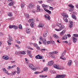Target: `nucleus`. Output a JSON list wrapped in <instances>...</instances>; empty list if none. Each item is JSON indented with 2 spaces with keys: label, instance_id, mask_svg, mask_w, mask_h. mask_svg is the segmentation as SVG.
Here are the masks:
<instances>
[{
  "label": "nucleus",
  "instance_id": "30",
  "mask_svg": "<svg viewBox=\"0 0 78 78\" xmlns=\"http://www.w3.org/2000/svg\"><path fill=\"white\" fill-rule=\"evenodd\" d=\"M53 37L55 38V39H58V36L56 34H54Z\"/></svg>",
  "mask_w": 78,
  "mask_h": 78
},
{
  "label": "nucleus",
  "instance_id": "1",
  "mask_svg": "<svg viewBox=\"0 0 78 78\" xmlns=\"http://www.w3.org/2000/svg\"><path fill=\"white\" fill-rule=\"evenodd\" d=\"M57 26L59 27V29H55V30L57 31H61L62 29L65 28L64 26L60 23H57Z\"/></svg>",
  "mask_w": 78,
  "mask_h": 78
},
{
  "label": "nucleus",
  "instance_id": "45",
  "mask_svg": "<svg viewBox=\"0 0 78 78\" xmlns=\"http://www.w3.org/2000/svg\"><path fill=\"white\" fill-rule=\"evenodd\" d=\"M40 56V55H37L35 57L37 59H39V57Z\"/></svg>",
  "mask_w": 78,
  "mask_h": 78
},
{
  "label": "nucleus",
  "instance_id": "51",
  "mask_svg": "<svg viewBox=\"0 0 78 78\" xmlns=\"http://www.w3.org/2000/svg\"><path fill=\"white\" fill-rule=\"evenodd\" d=\"M73 36H74L75 37H78V34H74Z\"/></svg>",
  "mask_w": 78,
  "mask_h": 78
},
{
  "label": "nucleus",
  "instance_id": "25",
  "mask_svg": "<svg viewBox=\"0 0 78 78\" xmlns=\"http://www.w3.org/2000/svg\"><path fill=\"white\" fill-rule=\"evenodd\" d=\"M73 42H74V43L76 42V41H77V39H76V37H73Z\"/></svg>",
  "mask_w": 78,
  "mask_h": 78
},
{
  "label": "nucleus",
  "instance_id": "55",
  "mask_svg": "<svg viewBox=\"0 0 78 78\" xmlns=\"http://www.w3.org/2000/svg\"><path fill=\"white\" fill-rule=\"evenodd\" d=\"M66 14L65 13H63L62 14V15L63 17H65Z\"/></svg>",
  "mask_w": 78,
  "mask_h": 78
},
{
  "label": "nucleus",
  "instance_id": "41",
  "mask_svg": "<svg viewBox=\"0 0 78 78\" xmlns=\"http://www.w3.org/2000/svg\"><path fill=\"white\" fill-rule=\"evenodd\" d=\"M61 78V75H58L56 76L55 78Z\"/></svg>",
  "mask_w": 78,
  "mask_h": 78
},
{
  "label": "nucleus",
  "instance_id": "19",
  "mask_svg": "<svg viewBox=\"0 0 78 78\" xmlns=\"http://www.w3.org/2000/svg\"><path fill=\"white\" fill-rule=\"evenodd\" d=\"M16 73H17V71H15L14 72H12V73H9V75H10V76L14 75L16 74Z\"/></svg>",
  "mask_w": 78,
  "mask_h": 78
},
{
  "label": "nucleus",
  "instance_id": "49",
  "mask_svg": "<svg viewBox=\"0 0 78 78\" xmlns=\"http://www.w3.org/2000/svg\"><path fill=\"white\" fill-rule=\"evenodd\" d=\"M60 58V59H63V60H66V58H62V57H61Z\"/></svg>",
  "mask_w": 78,
  "mask_h": 78
},
{
  "label": "nucleus",
  "instance_id": "4",
  "mask_svg": "<svg viewBox=\"0 0 78 78\" xmlns=\"http://www.w3.org/2000/svg\"><path fill=\"white\" fill-rule=\"evenodd\" d=\"M29 67L32 69L33 70H36V69L35 68L34 66H33V65L32 64H30L29 65Z\"/></svg>",
  "mask_w": 78,
  "mask_h": 78
},
{
  "label": "nucleus",
  "instance_id": "37",
  "mask_svg": "<svg viewBox=\"0 0 78 78\" xmlns=\"http://www.w3.org/2000/svg\"><path fill=\"white\" fill-rule=\"evenodd\" d=\"M27 53L28 55H31V51H30L29 50H27Z\"/></svg>",
  "mask_w": 78,
  "mask_h": 78
},
{
  "label": "nucleus",
  "instance_id": "43",
  "mask_svg": "<svg viewBox=\"0 0 78 78\" xmlns=\"http://www.w3.org/2000/svg\"><path fill=\"white\" fill-rule=\"evenodd\" d=\"M19 29L22 30V25L20 24L19 26Z\"/></svg>",
  "mask_w": 78,
  "mask_h": 78
},
{
  "label": "nucleus",
  "instance_id": "14",
  "mask_svg": "<svg viewBox=\"0 0 78 78\" xmlns=\"http://www.w3.org/2000/svg\"><path fill=\"white\" fill-rule=\"evenodd\" d=\"M44 9L45 10V11H46L47 12H48L49 14H51V11H50V10L45 8H44Z\"/></svg>",
  "mask_w": 78,
  "mask_h": 78
},
{
  "label": "nucleus",
  "instance_id": "3",
  "mask_svg": "<svg viewBox=\"0 0 78 78\" xmlns=\"http://www.w3.org/2000/svg\"><path fill=\"white\" fill-rule=\"evenodd\" d=\"M9 40L7 41V43H8V45H11V41H12V37H11V36H10V35H9Z\"/></svg>",
  "mask_w": 78,
  "mask_h": 78
},
{
  "label": "nucleus",
  "instance_id": "53",
  "mask_svg": "<svg viewBox=\"0 0 78 78\" xmlns=\"http://www.w3.org/2000/svg\"><path fill=\"white\" fill-rule=\"evenodd\" d=\"M7 69H9V70L11 69H12L11 66H9Z\"/></svg>",
  "mask_w": 78,
  "mask_h": 78
},
{
  "label": "nucleus",
  "instance_id": "47",
  "mask_svg": "<svg viewBox=\"0 0 78 78\" xmlns=\"http://www.w3.org/2000/svg\"><path fill=\"white\" fill-rule=\"evenodd\" d=\"M16 41L17 43H18L19 44H20V41L19 40H16Z\"/></svg>",
  "mask_w": 78,
  "mask_h": 78
},
{
  "label": "nucleus",
  "instance_id": "57",
  "mask_svg": "<svg viewBox=\"0 0 78 78\" xmlns=\"http://www.w3.org/2000/svg\"><path fill=\"white\" fill-rule=\"evenodd\" d=\"M12 2H13V1H12V0H8V2H9V3Z\"/></svg>",
  "mask_w": 78,
  "mask_h": 78
},
{
  "label": "nucleus",
  "instance_id": "48",
  "mask_svg": "<svg viewBox=\"0 0 78 78\" xmlns=\"http://www.w3.org/2000/svg\"><path fill=\"white\" fill-rule=\"evenodd\" d=\"M32 20H28V22H29V23H33L32 22Z\"/></svg>",
  "mask_w": 78,
  "mask_h": 78
},
{
  "label": "nucleus",
  "instance_id": "38",
  "mask_svg": "<svg viewBox=\"0 0 78 78\" xmlns=\"http://www.w3.org/2000/svg\"><path fill=\"white\" fill-rule=\"evenodd\" d=\"M30 26L31 27H32V28L34 27V23L33 22L31 23L30 24Z\"/></svg>",
  "mask_w": 78,
  "mask_h": 78
},
{
  "label": "nucleus",
  "instance_id": "22",
  "mask_svg": "<svg viewBox=\"0 0 78 78\" xmlns=\"http://www.w3.org/2000/svg\"><path fill=\"white\" fill-rule=\"evenodd\" d=\"M38 27L40 28H43L44 27V24L42 23H41L39 25Z\"/></svg>",
  "mask_w": 78,
  "mask_h": 78
},
{
  "label": "nucleus",
  "instance_id": "63",
  "mask_svg": "<svg viewBox=\"0 0 78 78\" xmlns=\"http://www.w3.org/2000/svg\"><path fill=\"white\" fill-rule=\"evenodd\" d=\"M37 44H34V47H37Z\"/></svg>",
  "mask_w": 78,
  "mask_h": 78
},
{
  "label": "nucleus",
  "instance_id": "27",
  "mask_svg": "<svg viewBox=\"0 0 78 78\" xmlns=\"http://www.w3.org/2000/svg\"><path fill=\"white\" fill-rule=\"evenodd\" d=\"M24 14L26 18H29L30 17V15L28 13H24Z\"/></svg>",
  "mask_w": 78,
  "mask_h": 78
},
{
  "label": "nucleus",
  "instance_id": "18",
  "mask_svg": "<svg viewBox=\"0 0 78 78\" xmlns=\"http://www.w3.org/2000/svg\"><path fill=\"white\" fill-rule=\"evenodd\" d=\"M17 73L18 74H19L20 73V69L19 68V67H17Z\"/></svg>",
  "mask_w": 78,
  "mask_h": 78
},
{
  "label": "nucleus",
  "instance_id": "10",
  "mask_svg": "<svg viewBox=\"0 0 78 78\" xmlns=\"http://www.w3.org/2000/svg\"><path fill=\"white\" fill-rule=\"evenodd\" d=\"M66 30H62V31L60 33V36H62L63 34H65V33H66Z\"/></svg>",
  "mask_w": 78,
  "mask_h": 78
},
{
  "label": "nucleus",
  "instance_id": "42",
  "mask_svg": "<svg viewBox=\"0 0 78 78\" xmlns=\"http://www.w3.org/2000/svg\"><path fill=\"white\" fill-rule=\"evenodd\" d=\"M43 72V71H42L41 72H37V71H36L34 73V74H38V73H42Z\"/></svg>",
  "mask_w": 78,
  "mask_h": 78
},
{
  "label": "nucleus",
  "instance_id": "17",
  "mask_svg": "<svg viewBox=\"0 0 78 78\" xmlns=\"http://www.w3.org/2000/svg\"><path fill=\"white\" fill-rule=\"evenodd\" d=\"M49 55V56H50L51 58H55V55H53L52 53H50Z\"/></svg>",
  "mask_w": 78,
  "mask_h": 78
},
{
  "label": "nucleus",
  "instance_id": "46",
  "mask_svg": "<svg viewBox=\"0 0 78 78\" xmlns=\"http://www.w3.org/2000/svg\"><path fill=\"white\" fill-rule=\"evenodd\" d=\"M13 25H10L9 26V28L11 29H12V28H13Z\"/></svg>",
  "mask_w": 78,
  "mask_h": 78
},
{
  "label": "nucleus",
  "instance_id": "33",
  "mask_svg": "<svg viewBox=\"0 0 78 78\" xmlns=\"http://www.w3.org/2000/svg\"><path fill=\"white\" fill-rule=\"evenodd\" d=\"M47 34L46 32H45L44 33L43 37H46V36H47Z\"/></svg>",
  "mask_w": 78,
  "mask_h": 78
},
{
  "label": "nucleus",
  "instance_id": "60",
  "mask_svg": "<svg viewBox=\"0 0 78 78\" xmlns=\"http://www.w3.org/2000/svg\"><path fill=\"white\" fill-rule=\"evenodd\" d=\"M45 50V49L44 48H43L41 49V51H44Z\"/></svg>",
  "mask_w": 78,
  "mask_h": 78
},
{
  "label": "nucleus",
  "instance_id": "16",
  "mask_svg": "<svg viewBox=\"0 0 78 78\" xmlns=\"http://www.w3.org/2000/svg\"><path fill=\"white\" fill-rule=\"evenodd\" d=\"M14 1H13L12 2H11L8 5L9 6H12H12H13L14 8H16L15 6H13V5H13V4H14Z\"/></svg>",
  "mask_w": 78,
  "mask_h": 78
},
{
  "label": "nucleus",
  "instance_id": "50",
  "mask_svg": "<svg viewBox=\"0 0 78 78\" xmlns=\"http://www.w3.org/2000/svg\"><path fill=\"white\" fill-rule=\"evenodd\" d=\"M51 43V41H48L47 42V44H50Z\"/></svg>",
  "mask_w": 78,
  "mask_h": 78
},
{
  "label": "nucleus",
  "instance_id": "34",
  "mask_svg": "<svg viewBox=\"0 0 78 78\" xmlns=\"http://www.w3.org/2000/svg\"><path fill=\"white\" fill-rule=\"evenodd\" d=\"M66 77V75L65 74H62V75H60V78H64Z\"/></svg>",
  "mask_w": 78,
  "mask_h": 78
},
{
  "label": "nucleus",
  "instance_id": "61",
  "mask_svg": "<svg viewBox=\"0 0 78 78\" xmlns=\"http://www.w3.org/2000/svg\"><path fill=\"white\" fill-rule=\"evenodd\" d=\"M49 9H51V10H53V8L49 6Z\"/></svg>",
  "mask_w": 78,
  "mask_h": 78
},
{
  "label": "nucleus",
  "instance_id": "39",
  "mask_svg": "<svg viewBox=\"0 0 78 78\" xmlns=\"http://www.w3.org/2000/svg\"><path fill=\"white\" fill-rule=\"evenodd\" d=\"M13 28L14 29H18V27H17V26L16 25H13Z\"/></svg>",
  "mask_w": 78,
  "mask_h": 78
},
{
  "label": "nucleus",
  "instance_id": "28",
  "mask_svg": "<svg viewBox=\"0 0 78 78\" xmlns=\"http://www.w3.org/2000/svg\"><path fill=\"white\" fill-rule=\"evenodd\" d=\"M42 7H43V8H48L49 7V6H48V5H45V4H43L42 5Z\"/></svg>",
  "mask_w": 78,
  "mask_h": 78
},
{
  "label": "nucleus",
  "instance_id": "31",
  "mask_svg": "<svg viewBox=\"0 0 78 78\" xmlns=\"http://www.w3.org/2000/svg\"><path fill=\"white\" fill-rule=\"evenodd\" d=\"M63 19L66 22H68V20L67 19V18H63Z\"/></svg>",
  "mask_w": 78,
  "mask_h": 78
},
{
  "label": "nucleus",
  "instance_id": "40",
  "mask_svg": "<svg viewBox=\"0 0 78 78\" xmlns=\"http://www.w3.org/2000/svg\"><path fill=\"white\" fill-rule=\"evenodd\" d=\"M51 53H52V54H53V55H55V54H57L58 53V51H54L52 52H50Z\"/></svg>",
  "mask_w": 78,
  "mask_h": 78
},
{
  "label": "nucleus",
  "instance_id": "54",
  "mask_svg": "<svg viewBox=\"0 0 78 78\" xmlns=\"http://www.w3.org/2000/svg\"><path fill=\"white\" fill-rule=\"evenodd\" d=\"M39 59H44V57H42L41 56H40V57H39Z\"/></svg>",
  "mask_w": 78,
  "mask_h": 78
},
{
  "label": "nucleus",
  "instance_id": "52",
  "mask_svg": "<svg viewBox=\"0 0 78 78\" xmlns=\"http://www.w3.org/2000/svg\"><path fill=\"white\" fill-rule=\"evenodd\" d=\"M15 47H16L18 49H19V46L17 44H16Z\"/></svg>",
  "mask_w": 78,
  "mask_h": 78
},
{
  "label": "nucleus",
  "instance_id": "29",
  "mask_svg": "<svg viewBox=\"0 0 78 78\" xmlns=\"http://www.w3.org/2000/svg\"><path fill=\"white\" fill-rule=\"evenodd\" d=\"M19 54H20L21 55L22 54V55H25V54H26V53H25V51H23L22 52H21V51L19 52Z\"/></svg>",
  "mask_w": 78,
  "mask_h": 78
},
{
  "label": "nucleus",
  "instance_id": "32",
  "mask_svg": "<svg viewBox=\"0 0 78 78\" xmlns=\"http://www.w3.org/2000/svg\"><path fill=\"white\" fill-rule=\"evenodd\" d=\"M8 15L10 17H12V13L11 12H9L8 14Z\"/></svg>",
  "mask_w": 78,
  "mask_h": 78
},
{
  "label": "nucleus",
  "instance_id": "64",
  "mask_svg": "<svg viewBox=\"0 0 78 78\" xmlns=\"http://www.w3.org/2000/svg\"><path fill=\"white\" fill-rule=\"evenodd\" d=\"M36 48L38 50H40V48H39V46H37Z\"/></svg>",
  "mask_w": 78,
  "mask_h": 78
},
{
  "label": "nucleus",
  "instance_id": "62",
  "mask_svg": "<svg viewBox=\"0 0 78 78\" xmlns=\"http://www.w3.org/2000/svg\"><path fill=\"white\" fill-rule=\"evenodd\" d=\"M40 40H41L42 41V40H44V39H43L42 37H40Z\"/></svg>",
  "mask_w": 78,
  "mask_h": 78
},
{
  "label": "nucleus",
  "instance_id": "23",
  "mask_svg": "<svg viewBox=\"0 0 78 78\" xmlns=\"http://www.w3.org/2000/svg\"><path fill=\"white\" fill-rule=\"evenodd\" d=\"M62 39H63V40L67 39V35H65L63 37H62Z\"/></svg>",
  "mask_w": 78,
  "mask_h": 78
},
{
  "label": "nucleus",
  "instance_id": "15",
  "mask_svg": "<svg viewBox=\"0 0 78 78\" xmlns=\"http://www.w3.org/2000/svg\"><path fill=\"white\" fill-rule=\"evenodd\" d=\"M37 8L38 12H41V11H42V10H41L40 9V6L39 5H37Z\"/></svg>",
  "mask_w": 78,
  "mask_h": 78
},
{
  "label": "nucleus",
  "instance_id": "58",
  "mask_svg": "<svg viewBox=\"0 0 78 78\" xmlns=\"http://www.w3.org/2000/svg\"><path fill=\"white\" fill-rule=\"evenodd\" d=\"M69 17V16H68V15L66 14L65 16V18H67V17Z\"/></svg>",
  "mask_w": 78,
  "mask_h": 78
},
{
  "label": "nucleus",
  "instance_id": "59",
  "mask_svg": "<svg viewBox=\"0 0 78 78\" xmlns=\"http://www.w3.org/2000/svg\"><path fill=\"white\" fill-rule=\"evenodd\" d=\"M15 67H16V65H13L11 67V69H13V68H14Z\"/></svg>",
  "mask_w": 78,
  "mask_h": 78
},
{
  "label": "nucleus",
  "instance_id": "5",
  "mask_svg": "<svg viewBox=\"0 0 78 78\" xmlns=\"http://www.w3.org/2000/svg\"><path fill=\"white\" fill-rule=\"evenodd\" d=\"M53 66L54 68H55V69H64V68L62 67H60L58 66L57 65L55 64H54Z\"/></svg>",
  "mask_w": 78,
  "mask_h": 78
},
{
  "label": "nucleus",
  "instance_id": "7",
  "mask_svg": "<svg viewBox=\"0 0 78 78\" xmlns=\"http://www.w3.org/2000/svg\"><path fill=\"white\" fill-rule=\"evenodd\" d=\"M54 64V61H51L48 62V65L49 66H52Z\"/></svg>",
  "mask_w": 78,
  "mask_h": 78
},
{
  "label": "nucleus",
  "instance_id": "26",
  "mask_svg": "<svg viewBox=\"0 0 78 78\" xmlns=\"http://www.w3.org/2000/svg\"><path fill=\"white\" fill-rule=\"evenodd\" d=\"M25 6V3L24 2H23L21 3V7L22 8H24Z\"/></svg>",
  "mask_w": 78,
  "mask_h": 78
},
{
  "label": "nucleus",
  "instance_id": "12",
  "mask_svg": "<svg viewBox=\"0 0 78 78\" xmlns=\"http://www.w3.org/2000/svg\"><path fill=\"white\" fill-rule=\"evenodd\" d=\"M2 58L5 59V60H8V59H9V57L6 55L2 57Z\"/></svg>",
  "mask_w": 78,
  "mask_h": 78
},
{
  "label": "nucleus",
  "instance_id": "2",
  "mask_svg": "<svg viewBox=\"0 0 78 78\" xmlns=\"http://www.w3.org/2000/svg\"><path fill=\"white\" fill-rule=\"evenodd\" d=\"M69 6L70 8V9H69V10L70 12H72L73 10H74V9L73 8H74V6L72 5V4H70L68 5Z\"/></svg>",
  "mask_w": 78,
  "mask_h": 78
},
{
  "label": "nucleus",
  "instance_id": "56",
  "mask_svg": "<svg viewBox=\"0 0 78 78\" xmlns=\"http://www.w3.org/2000/svg\"><path fill=\"white\" fill-rule=\"evenodd\" d=\"M32 39L33 40H34V41L36 40V38L35 37L33 36L32 37Z\"/></svg>",
  "mask_w": 78,
  "mask_h": 78
},
{
  "label": "nucleus",
  "instance_id": "11",
  "mask_svg": "<svg viewBox=\"0 0 78 78\" xmlns=\"http://www.w3.org/2000/svg\"><path fill=\"white\" fill-rule=\"evenodd\" d=\"M31 32V29L29 27H28L26 29V32L27 34H30Z\"/></svg>",
  "mask_w": 78,
  "mask_h": 78
},
{
  "label": "nucleus",
  "instance_id": "6",
  "mask_svg": "<svg viewBox=\"0 0 78 78\" xmlns=\"http://www.w3.org/2000/svg\"><path fill=\"white\" fill-rule=\"evenodd\" d=\"M28 6L30 9H31V8H33V6H34L33 3V2L30 3L29 5Z\"/></svg>",
  "mask_w": 78,
  "mask_h": 78
},
{
  "label": "nucleus",
  "instance_id": "20",
  "mask_svg": "<svg viewBox=\"0 0 78 78\" xmlns=\"http://www.w3.org/2000/svg\"><path fill=\"white\" fill-rule=\"evenodd\" d=\"M42 41L44 45H45L47 44V41H46V40H45V38H44L43 40H42Z\"/></svg>",
  "mask_w": 78,
  "mask_h": 78
},
{
  "label": "nucleus",
  "instance_id": "36",
  "mask_svg": "<svg viewBox=\"0 0 78 78\" xmlns=\"http://www.w3.org/2000/svg\"><path fill=\"white\" fill-rule=\"evenodd\" d=\"M50 73H56V71H53L52 70H51L50 71Z\"/></svg>",
  "mask_w": 78,
  "mask_h": 78
},
{
  "label": "nucleus",
  "instance_id": "13",
  "mask_svg": "<svg viewBox=\"0 0 78 78\" xmlns=\"http://www.w3.org/2000/svg\"><path fill=\"white\" fill-rule=\"evenodd\" d=\"M45 17L46 18V19L48 20H50V16H48V15H45Z\"/></svg>",
  "mask_w": 78,
  "mask_h": 78
},
{
  "label": "nucleus",
  "instance_id": "24",
  "mask_svg": "<svg viewBox=\"0 0 78 78\" xmlns=\"http://www.w3.org/2000/svg\"><path fill=\"white\" fill-rule=\"evenodd\" d=\"M66 51L65 50L62 53L61 55V57H63L66 54Z\"/></svg>",
  "mask_w": 78,
  "mask_h": 78
},
{
  "label": "nucleus",
  "instance_id": "21",
  "mask_svg": "<svg viewBox=\"0 0 78 78\" xmlns=\"http://www.w3.org/2000/svg\"><path fill=\"white\" fill-rule=\"evenodd\" d=\"M72 61L71 60H69L68 63V65L69 66H70L72 65Z\"/></svg>",
  "mask_w": 78,
  "mask_h": 78
},
{
  "label": "nucleus",
  "instance_id": "9",
  "mask_svg": "<svg viewBox=\"0 0 78 78\" xmlns=\"http://www.w3.org/2000/svg\"><path fill=\"white\" fill-rule=\"evenodd\" d=\"M69 23H70L69 26L70 28H72L73 27V22L71 21H69Z\"/></svg>",
  "mask_w": 78,
  "mask_h": 78
},
{
  "label": "nucleus",
  "instance_id": "44",
  "mask_svg": "<svg viewBox=\"0 0 78 78\" xmlns=\"http://www.w3.org/2000/svg\"><path fill=\"white\" fill-rule=\"evenodd\" d=\"M44 71H47V70H48V67H46L44 68Z\"/></svg>",
  "mask_w": 78,
  "mask_h": 78
},
{
  "label": "nucleus",
  "instance_id": "8",
  "mask_svg": "<svg viewBox=\"0 0 78 78\" xmlns=\"http://www.w3.org/2000/svg\"><path fill=\"white\" fill-rule=\"evenodd\" d=\"M2 70H3V71H4V72H5V73H6V74H7L8 75H9L10 74H9V73H8V71H7V70H6L5 68H2Z\"/></svg>",
  "mask_w": 78,
  "mask_h": 78
},
{
  "label": "nucleus",
  "instance_id": "35",
  "mask_svg": "<svg viewBox=\"0 0 78 78\" xmlns=\"http://www.w3.org/2000/svg\"><path fill=\"white\" fill-rule=\"evenodd\" d=\"M72 18H73V19H76V16H75V15H72Z\"/></svg>",
  "mask_w": 78,
  "mask_h": 78
}]
</instances>
